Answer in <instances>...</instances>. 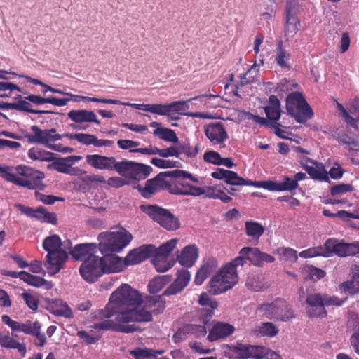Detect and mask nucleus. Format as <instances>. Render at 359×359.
Wrapping results in <instances>:
<instances>
[{"instance_id":"f257e3e1","label":"nucleus","mask_w":359,"mask_h":359,"mask_svg":"<svg viewBox=\"0 0 359 359\" xmlns=\"http://www.w3.org/2000/svg\"><path fill=\"white\" fill-rule=\"evenodd\" d=\"M142 302V294L129 285L123 284L111 295L109 302L100 314L107 319L95 323L92 328L100 330H114L124 333L135 331L133 325L123 323L133 322L128 320L126 316L130 313L137 312Z\"/></svg>"},{"instance_id":"f03ea898","label":"nucleus","mask_w":359,"mask_h":359,"mask_svg":"<svg viewBox=\"0 0 359 359\" xmlns=\"http://www.w3.org/2000/svg\"><path fill=\"white\" fill-rule=\"evenodd\" d=\"M165 174L167 175V189L172 194L198 196L205 193L203 189L191 185L186 181L189 179L194 182H198V179L188 172L174 170L166 171Z\"/></svg>"},{"instance_id":"7ed1b4c3","label":"nucleus","mask_w":359,"mask_h":359,"mask_svg":"<svg viewBox=\"0 0 359 359\" xmlns=\"http://www.w3.org/2000/svg\"><path fill=\"white\" fill-rule=\"evenodd\" d=\"M61 239L56 234L46 237L43 242V248L48 252L43 264L51 276L64 267L68 257L67 253L61 249Z\"/></svg>"},{"instance_id":"20e7f679","label":"nucleus","mask_w":359,"mask_h":359,"mask_svg":"<svg viewBox=\"0 0 359 359\" xmlns=\"http://www.w3.org/2000/svg\"><path fill=\"white\" fill-rule=\"evenodd\" d=\"M346 297L340 299L336 296H330L328 294H321L320 293H310L306 297V314L310 318H325L327 316V311L325 306H341Z\"/></svg>"},{"instance_id":"39448f33","label":"nucleus","mask_w":359,"mask_h":359,"mask_svg":"<svg viewBox=\"0 0 359 359\" xmlns=\"http://www.w3.org/2000/svg\"><path fill=\"white\" fill-rule=\"evenodd\" d=\"M147 296L139 306L137 312L130 313L126 317L128 320L137 322H149L152 320V314H158L163 312L165 307L164 296Z\"/></svg>"},{"instance_id":"423d86ee","label":"nucleus","mask_w":359,"mask_h":359,"mask_svg":"<svg viewBox=\"0 0 359 359\" xmlns=\"http://www.w3.org/2000/svg\"><path fill=\"white\" fill-rule=\"evenodd\" d=\"M133 236L125 229L99 234V250L102 254L121 252L132 241Z\"/></svg>"},{"instance_id":"0eeeda50","label":"nucleus","mask_w":359,"mask_h":359,"mask_svg":"<svg viewBox=\"0 0 359 359\" xmlns=\"http://www.w3.org/2000/svg\"><path fill=\"white\" fill-rule=\"evenodd\" d=\"M286 109L297 122L304 123L313 116V112L300 92L290 93L285 101Z\"/></svg>"},{"instance_id":"6e6552de","label":"nucleus","mask_w":359,"mask_h":359,"mask_svg":"<svg viewBox=\"0 0 359 359\" xmlns=\"http://www.w3.org/2000/svg\"><path fill=\"white\" fill-rule=\"evenodd\" d=\"M257 312L265 315L269 319L282 322L289 321L296 317L292 306L281 299H277L271 303L261 304Z\"/></svg>"},{"instance_id":"1a4fd4ad","label":"nucleus","mask_w":359,"mask_h":359,"mask_svg":"<svg viewBox=\"0 0 359 359\" xmlns=\"http://www.w3.org/2000/svg\"><path fill=\"white\" fill-rule=\"evenodd\" d=\"M217 97V95H202L196 96L193 98L188 99L185 101H175L170 104H159V114L160 116H168L173 120L178 118V115H187L190 117L194 118H206L207 116L202 113H184V111L189 109V103L199 97Z\"/></svg>"},{"instance_id":"9d476101","label":"nucleus","mask_w":359,"mask_h":359,"mask_svg":"<svg viewBox=\"0 0 359 359\" xmlns=\"http://www.w3.org/2000/svg\"><path fill=\"white\" fill-rule=\"evenodd\" d=\"M15 170L16 172L15 184L29 189L43 190L44 189L45 185L43 183L44 174L41 171L22 165L16 166Z\"/></svg>"},{"instance_id":"9b49d317","label":"nucleus","mask_w":359,"mask_h":359,"mask_svg":"<svg viewBox=\"0 0 359 359\" xmlns=\"http://www.w3.org/2000/svg\"><path fill=\"white\" fill-rule=\"evenodd\" d=\"M141 210L162 227L169 230H176L180 226L178 219L168 210L157 205H142Z\"/></svg>"},{"instance_id":"f8f14e48","label":"nucleus","mask_w":359,"mask_h":359,"mask_svg":"<svg viewBox=\"0 0 359 359\" xmlns=\"http://www.w3.org/2000/svg\"><path fill=\"white\" fill-rule=\"evenodd\" d=\"M323 248L325 257H331L333 255L340 257H345L359 254L358 242L348 243L335 238L327 239L323 245Z\"/></svg>"},{"instance_id":"ddd939ff","label":"nucleus","mask_w":359,"mask_h":359,"mask_svg":"<svg viewBox=\"0 0 359 359\" xmlns=\"http://www.w3.org/2000/svg\"><path fill=\"white\" fill-rule=\"evenodd\" d=\"M30 130L32 133H26L24 137L29 143L43 144L48 148L52 143L62 139V135L56 133L55 128L42 130L38 126L34 125Z\"/></svg>"},{"instance_id":"4468645a","label":"nucleus","mask_w":359,"mask_h":359,"mask_svg":"<svg viewBox=\"0 0 359 359\" xmlns=\"http://www.w3.org/2000/svg\"><path fill=\"white\" fill-rule=\"evenodd\" d=\"M82 278L90 283L95 282L104 274L103 265L100 257H90L83 262L79 268Z\"/></svg>"},{"instance_id":"2eb2a0df","label":"nucleus","mask_w":359,"mask_h":359,"mask_svg":"<svg viewBox=\"0 0 359 359\" xmlns=\"http://www.w3.org/2000/svg\"><path fill=\"white\" fill-rule=\"evenodd\" d=\"M67 117L78 125L76 126L71 125L72 128L74 129L85 130V124L88 125L92 123L100 125V121L97 115L91 110L72 109L67 113Z\"/></svg>"},{"instance_id":"dca6fc26","label":"nucleus","mask_w":359,"mask_h":359,"mask_svg":"<svg viewBox=\"0 0 359 359\" xmlns=\"http://www.w3.org/2000/svg\"><path fill=\"white\" fill-rule=\"evenodd\" d=\"M204 132L207 138L213 145L224 146V142L228 139V134L221 122L206 125Z\"/></svg>"},{"instance_id":"f3484780","label":"nucleus","mask_w":359,"mask_h":359,"mask_svg":"<svg viewBox=\"0 0 359 359\" xmlns=\"http://www.w3.org/2000/svg\"><path fill=\"white\" fill-rule=\"evenodd\" d=\"M234 331L233 325L228 323L214 321L211 329L209 330L207 339L210 342L224 339L230 337Z\"/></svg>"},{"instance_id":"a211bd4d","label":"nucleus","mask_w":359,"mask_h":359,"mask_svg":"<svg viewBox=\"0 0 359 359\" xmlns=\"http://www.w3.org/2000/svg\"><path fill=\"white\" fill-rule=\"evenodd\" d=\"M154 250L153 245H143L137 248L130 250L125 257L126 266L135 265L142 262L151 257Z\"/></svg>"},{"instance_id":"6ab92c4d","label":"nucleus","mask_w":359,"mask_h":359,"mask_svg":"<svg viewBox=\"0 0 359 359\" xmlns=\"http://www.w3.org/2000/svg\"><path fill=\"white\" fill-rule=\"evenodd\" d=\"M167 175L165 172H161L154 179L147 180L144 188L141 191L144 198H149L161 189H167Z\"/></svg>"},{"instance_id":"aec40b11","label":"nucleus","mask_w":359,"mask_h":359,"mask_svg":"<svg viewBox=\"0 0 359 359\" xmlns=\"http://www.w3.org/2000/svg\"><path fill=\"white\" fill-rule=\"evenodd\" d=\"M104 256L101 258L103 265L104 273H118L121 271L126 266L125 259L109 254H104Z\"/></svg>"},{"instance_id":"412c9836","label":"nucleus","mask_w":359,"mask_h":359,"mask_svg":"<svg viewBox=\"0 0 359 359\" xmlns=\"http://www.w3.org/2000/svg\"><path fill=\"white\" fill-rule=\"evenodd\" d=\"M218 266L217 260L215 257H208L203 260L202 264L197 271L194 283L196 285H201L204 280L216 270Z\"/></svg>"},{"instance_id":"4be33fe9","label":"nucleus","mask_w":359,"mask_h":359,"mask_svg":"<svg viewBox=\"0 0 359 359\" xmlns=\"http://www.w3.org/2000/svg\"><path fill=\"white\" fill-rule=\"evenodd\" d=\"M115 158L100 154H88L86 157V163L97 170H113Z\"/></svg>"},{"instance_id":"5701e85b","label":"nucleus","mask_w":359,"mask_h":359,"mask_svg":"<svg viewBox=\"0 0 359 359\" xmlns=\"http://www.w3.org/2000/svg\"><path fill=\"white\" fill-rule=\"evenodd\" d=\"M190 278L191 274L187 270L178 271L176 279L164 291L163 294L174 295L180 292L188 285Z\"/></svg>"},{"instance_id":"b1692460","label":"nucleus","mask_w":359,"mask_h":359,"mask_svg":"<svg viewBox=\"0 0 359 359\" xmlns=\"http://www.w3.org/2000/svg\"><path fill=\"white\" fill-rule=\"evenodd\" d=\"M211 176L215 179L224 180L227 184L233 186L247 184V181L244 178L239 177L236 172L222 168H217L212 172Z\"/></svg>"},{"instance_id":"393cba45","label":"nucleus","mask_w":359,"mask_h":359,"mask_svg":"<svg viewBox=\"0 0 359 359\" xmlns=\"http://www.w3.org/2000/svg\"><path fill=\"white\" fill-rule=\"evenodd\" d=\"M97 251V246L96 243H81L76 245L71 250V255L75 259L84 262L90 257H95V254Z\"/></svg>"},{"instance_id":"a878e982","label":"nucleus","mask_w":359,"mask_h":359,"mask_svg":"<svg viewBox=\"0 0 359 359\" xmlns=\"http://www.w3.org/2000/svg\"><path fill=\"white\" fill-rule=\"evenodd\" d=\"M198 257V250L195 245H189L184 248L177 257L179 263L184 266H192Z\"/></svg>"},{"instance_id":"bb28decb","label":"nucleus","mask_w":359,"mask_h":359,"mask_svg":"<svg viewBox=\"0 0 359 359\" xmlns=\"http://www.w3.org/2000/svg\"><path fill=\"white\" fill-rule=\"evenodd\" d=\"M267 119L272 123H278L281 114L280 102L278 97L271 95L269 97V104L264 107Z\"/></svg>"},{"instance_id":"cd10ccee","label":"nucleus","mask_w":359,"mask_h":359,"mask_svg":"<svg viewBox=\"0 0 359 359\" xmlns=\"http://www.w3.org/2000/svg\"><path fill=\"white\" fill-rule=\"evenodd\" d=\"M265 226L255 221H248V244L257 245L265 231Z\"/></svg>"},{"instance_id":"c85d7f7f","label":"nucleus","mask_w":359,"mask_h":359,"mask_svg":"<svg viewBox=\"0 0 359 359\" xmlns=\"http://www.w3.org/2000/svg\"><path fill=\"white\" fill-rule=\"evenodd\" d=\"M82 159L81 156H69L57 158L52 163V167L56 171L67 174L70 166Z\"/></svg>"},{"instance_id":"c756f323","label":"nucleus","mask_w":359,"mask_h":359,"mask_svg":"<svg viewBox=\"0 0 359 359\" xmlns=\"http://www.w3.org/2000/svg\"><path fill=\"white\" fill-rule=\"evenodd\" d=\"M0 346L8 349H17L22 356L26 354L25 345L17 341L8 334L0 333Z\"/></svg>"},{"instance_id":"7c9ffc66","label":"nucleus","mask_w":359,"mask_h":359,"mask_svg":"<svg viewBox=\"0 0 359 359\" xmlns=\"http://www.w3.org/2000/svg\"><path fill=\"white\" fill-rule=\"evenodd\" d=\"M285 14V36L292 37L299 31L300 22L297 16L293 15L288 7L286 8Z\"/></svg>"},{"instance_id":"2f4dec72","label":"nucleus","mask_w":359,"mask_h":359,"mask_svg":"<svg viewBox=\"0 0 359 359\" xmlns=\"http://www.w3.org/2000/svg\"><path fill=\"white\" fill-rule=\"evenodd\" d=\"M311 163H313L316 165V167L310 165L303 166V168L306 171L310 177L313 180L319 181H328V173L325 169L323 163H318L313 161H311Z\"/></svg>"},{"instance_id":"473e14b6","label":"nucleus","mask_w":359,"mask_h":359,"mask_svg":"<svg viewBox=\"0 0 359 359\" xmlns=\"http://www.w3.org/2000/svg\"><path fill=\"white\" fill-rule=\"evenodd\" d=\"M20 100L16 101L15 102H12L11 107L12 109L25 111L28 113H31L33 114H48L50 113V111L46 110H35L32 108V104L27 100V96L22 97V95H19Z\"/></svg>"},{"instance_id":"72a5a7b5","label":"nucleus","mask_w":359,"mask_h":359,"mask_svg":"<svg viewBox=\"0 0 359 359\" xmlns=\"http://www.w3.org/2000/svg\"><path fill=\"white\" fill-rule=\"evenodd\" d=\"M21 276H22V280L30 285L36 287H44L46 290H49L53 287L52 283L48 282L39 276L32 275L24 271H21Z\"/></svg>"},{"instance_id":"f704fd0d","label":"nucleus","mask_w":359,"mask_h":359,"mask_svg":"<svg viewBox=\"0 0 359 359\" xmlns=\"http://www.w3.org/2000/svg\"><path fill=\"white\" fill-rule=\"evenodd\" d=\"M225 354L229 358L246 359L247 346L241 343H237L235 345L227 344L225 346Z\"/></svg>"},{"instance_id":"c9c22d12","label":"nucleus","mask_w":359,"mask_h":359,"mask_svg":"<svg viewBox=\"0 0 359 359\" xmlns=\"http://www.w3.org/2000/svg\"><path fill=\"white\" fill-rule=\"evenodd\" d=\"M28 157L33 161L50 162L54 159V154L39 147H34L28 150Z\"/></svg>"},{"instance_id":"e433bc0d","label":"nucleus","mask_w":359,"mask_h":359,"mask_svg":"<svg viewBox=\"0 0 359 359\" xmlns=\"http://www.w3.org/2000/svg\"><path fill=\"white\" fill-rule=\"evenodd\" d=\"M279 332L278 327L273 323L266 322L261 323L255 330L252 331V334L257 337H273Z\"/></svg>"},{"instance_id":"4c0bfd02","label":"nucleus","mask_w":359,"mask_h":359,"mask_svg":"<svg viewBox=\"0 0 359 359\" xmlns=\"http://www.w3.org/2000/svg\"><path fill=\"white\" fill-rule=\"evenodd\" d=\"M228 281L224 280L221 276L215 275L209 282V292L215 295L223 293L230 288L226 285Z\"/></svg>"},{"instance_id":"58836bf2","label":"nucleus","mask_w":359,"mask_h":359,"mask_svg":"<svg viewBox=\"0 0 359 359\" xmlns=\"http://www.w3.org/2000/svg\"><path fill=\"white\" fill-rule=\"evenodd\" d=\"M253 116L256 121L257 123H259L262 126H265L268 128L273 129V133L280 138L282 139H286L287 137L285 135L286 132L281 129L282 127H283L280 123H272L271 121L266 119L264 117H260L258 116H253L252 114H250L248 112V116Z\"/></svg>"},{"instance_id":"ea45409f","label":"nucleus","mask_w":359,"mask_h":359,"mask_svg":"<svg viewBox=\"0 0 359 359\" xmlns=\"http://www.w3.org/2000/svg\"><path fill=\"white\" fill-rule=\"evenodd\" d=\"M151 170L152 168L149 165L134 162L130 179L136 180L145 179Z\"/></svg>"},{"instance_id":"a19ab883","label":"nucleus","mask_w":359,"mask_h":359,"mask_svg":"<svg viewBox=\"0 0 359 359\" xmlns=\"http://www.w3.org/2000/svg\"><path fill=\"white\" fill-rule=\"evenodd\" d=\"M217 274L218 276H221L224 280L228 281L226 285L230 289L238 282L236 269H233L231 266H228L227 265L223 266Z\"/></svg>"},{"instance_id":"79ce46f5","label":"nucleus","mask_w":359,"mask_h":359,"mask_svg":"<svg viewBox=\"0 0 359 359\" xmlns=\"http://www.w3.org/2000/svg\"><path fill=\"white\" fill-rule=\"evenodd\" d=\"M177 239H171L164 244L161 245L159 248H156L154 245V250L152 251L151 256H159L161 257L168 258L170 252L176 247Z\"/></svg>"},{"instance_id":"37998d69","label":"nucleus","mask_w":359,"mask_h":359,"mask_svg":"<svg viewBox=\"0 0 359 359\" xmlns=\"http://www.w3.org/2000/svg\"><path fill=\"white\" fill-rule=\"evenodd\" d=\"M339 287L341 290L352 294L359 292V267L357 272L353 274L351 280L343 282Z\"/></svg>"},{"instance_id":"c03bdc74","label":"nucleus","mask_w":359,"mask_h":359,"mask_svg":"<svg viewBox=\"0 0 359 359\" xmlns=\"http://www.w3.org/2000/svg\"><path fill=\"white\" fill-rule=\"evenodd\" d=\"M302 272L304 274V279L306 280L316 281L324 278L326 275L325 271L312 265L305 266L302 269Z\"/></svg>"},{"instance_id":"a18cd8bd","label":"nucleus","mask_w":359,"mask_h":359,"mask_svg":"<svg viewBox=\"0 0 359 359\" xmlns=\"http://www.w3.org/2000/svg\"><path fill=\"white\" fill-rule=\"evenodd\" d=\"M290 58V54L283 48V41H279L277 47L275 60L278 66L282 68H290L287 61Z\"/></svg>"},{"instance_id":"49530a36","label":"nucleus","mask_w":359,"mask_h":359,"mask_svg":"<svg viewBox=\"0 0 359 359\" xmlns=\"http://www.w3.org/2000/svg\"><path fill=\"white\" fill-rule=\"evenodd\" d=\"M154 135L158 138L172 143H177L178 137L172 129L167 128L158 127L154 130Z\"/></svg>"},{"instance_id":"de8ad7c7","label":"nucleus","mask_w":359,"mask_h":359,"mask_svg":"<svg viewBox=\"0 0 359 359\" xmlns=\"http://www.w3.org/2000/svg\"><path fill=\"white\" fill-rule=\"evenodd\" d=\"M81 344L90 345L95 344L100 338V335L94 330H80L76 334Z\"/></svg>"},{"instance_id":"09e8293b","label":"nucleus","mask_w":359,"mask_h":359,"mask_svg":"<svg viewBox=\"0 0 359 359\" xmlns=\"http://www.w3.org/2000/svg\"><path fill=\"white\" fill-rule=\"evenodd\" d=\"M33 217L43 222H47L53 224H55L57 222L55 214L47 212L43 207H39L34 210Z\"/></svg>"},{"instance_id":"8fccbe9b","label":"nucleus","mask_w":359,"mask_h":359,"mask_svg":"<svg viewBox=\"0 0 359 359\" xmlns=\"http://www.w3.org/2000/svg\"><path fill=\"white\" fill-rule=\"evenodd\" d=\"M133 161L117 162L116 158L113 165V170H115L121 176L129 177L133 171Z\"/></svg>"},{"instance_id":"3c124183","label":"nucleus","mask_w":359,"mask_h":359,"mask_svg":"<svg viewBox=\"0 0 359 359\" xmlns=\"http://www.w3.org/2000/svg\"><path fill=\"white\" fill-rule=\"evenodd\" d=\"M199 143H196L194 147L187 143L180 144L177 147L179 156L184 154L187 158H195L199 152Z\"/></svg>"},{"instance_id":"603ef678","label":"nucleus","mask_w":359,"mask_h":359,"mask_svg":"<svg viewBox=\"0 0 359 359\" xmlns=\"http://www.w3.org/2000/svg\"><path fill=\"white\" fill-rule=\"evenodd\" d=\"M79 180L86 185H93L97 183L106 184V180L103 176L100 175L88 174V172L83 170Z\"/></svg>"},{"instance_id":"864d4df0","label":"nucleus","mask_w":359,"mask_h":359,"mask_svg":"<svg viewBox=\"0 0 359 359\" xmlns=\"http://www.w3.org/2000/svg\"><path fill=\"white\" fill-rule=\"evenodd\" d=\"M276 251L282 260L295 262L298 259L297 252L293 248L281 247L278 248Z\"/></svg>"},{"instance_id":"5fc2aeb1","label":"nucleus","mask_w":359,"mask_h":359,"mask_svg":"<svg viewBox=\"0 0 359 359\" xmlns=\"http://www.w3.org/2000/svg\"><path fill=\"white\" fill-rule=\"evenodd\" d=\"M130 354L135 359H144L145 358L155 356L156 353L162 354L163 351H156L153 349L137 348L129 351Z\"/></svg>"},{"instance_id":"6e6d98bb","label":"nucleus","mask_w":359,"mask_h":359,"mask_svg":"<svg viewBox=\"0 0 359 359\" xmlns=\"http://www.w3.org/2000/svg\"><path fill=\"white\" fill-rule=\"evenodd\" d=\"M20 297L25 302L30 309L35 311L38 309L39 300L36 294L24 292L20 294Z\"/></svg>"},{"instance_id":"4d7b16f0","label":"nucleus","mask_w":359,"mask_h":359,"mask_svg":"<svg viewBox=\"0 0 359 359\" xmlns=\"http://www.w3.org/2000/svg\"><path fill=\"white\" fill-rule=\"evenodd\" d=\"M268 348L262 346L248 345V358L264 359L267 355Z\"/></svg>"},{"instance_id":"13d9d810","label":"nucleus","mask_w":359,"mask_h":359,"mask_svg":"<svg viewBox=\"0 0 359 359\" xmlns=\"http://www.w3.org/2000/svg\"><path fill=\"white\" fill-rule=\"evenodd\" d=\"M35 326V322L27 321L26 323H21L15 321L11 330L13 332H22L26 334H30L36 329Z\"/></svg>"},{"instance_id":"bf43d9fd","label":"nucleus","mask_w":359,"mask_h":359,"mask_svg":"<svg viewBox=\"0 0 359 359\" xmlns=\"http://www.w3.org/2000/svg\"><path fill=\"white\" fill-rule=\"evenodd\" d=\"M153 264L157 271L163 273L168 271L173 266V263L168 262V258L159 256H152Z\"/></svg>"},{"instance_id":"052dcab7","label":"nucleus","mask_w":359,"mask_h":359,"mask_svg":"<svg viewBox=\"0 0 359 359\" xmlns=\"http://www.w3.org/2000/svg\"><path fill=\"white\" fill-rule=\"evenodd\" d=\"M299 256L303 258H311L320 256L325 257V253L323 245H319L302 250L300 252Z\"/></svg>"},{"instance_id":"680f3d73","label":"nucleus","mask_w":359,"mask_h":359,"mask_svg":"<svg viewBox=\"0 0 359 359\" xmlns=\"http://www.w3.org/2000/svg\"><path fill=\"white\" fill-rule=\"evenodd\" d=\"M165 276H158L151 280L148 285L149 291L151 294L158 292L165 286L167 283Z\"/></svg>"},{"instance_id":"e2e57ef3","label":"nucleus","mask_w":359,"mask_h":359,"mask_svg":"<svg viewBox=\"0 0 359 359\" xmlns=\"http://www.w3.org/2000/svg\"><path fill=\"white\" fill-rule=\"evenodd\" d=\"M15 167L8 166L5 164H0V177L6 181L15 183L16 172Z\"/></svg>"},{"instance_id":"0e129e2a","label":"nucleus","mask_w":359,"mask_h":359,"mask_svg":"<svg viewBox=\"0 0 359 359\" xmlns=\"http://www.w3.org/2000/svg\"><path fill=\"white\" fill-rule=\"evenodd\" d=\"M186 332L194 335L196 337L201 338L205 336L207 330L205 325L189 324L185 327Z\"/></svg>"},{"instance_id":"69168bd1","label":"nucleus","mask_w":359,"mask_h":359,"mask_svg":"<svg viewBox=\"0 0 359 359\" xmlns=\"http://www.w3.org/2000/svg\"><path fill=\"white\" fill-rule=\"evenodd\" d=\"M353 190V186L349 184H339L331 187L330 194L332 196H340L348 192H351Z\"/></svg>"},{"instance_id":"338daca9","label":"nucleus","mask_w":359,"mask_h":359,"mask_svg":"<svg viewBox=\"0 0 359 359\" xmlns=\"http://www.w3.org/2000/svg\"><path fill=\"white\" fill-rule=\"evenodd\" d=\"M151 163L155 166L159 168H171L177 167L179 162L169 159H161L157 158H153L151 160Z\"/></svg>"},{"instance_id":"774afa93","label":"nucleus","mask_w":359,"mask_h":359,"mask_svg":"<svg viewBox=\"0 0 359 359\" xmlns=\"http://www.w3.org/2000/svg\"><path fill=\"white\" fill-rule=\"evenodd\" d=\"M297 187L298 183L296 182V180L287 176H285L283 177V181L282 182H278L279 191H292L297 189Z\"/></svg>"}]
</instances>
